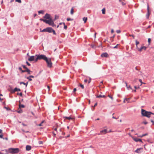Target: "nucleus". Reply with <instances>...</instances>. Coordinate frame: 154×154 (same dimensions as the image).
Here are the masks:
<instances>
[{"instance_id":"nucleus-22","label":"nucleus","mask_w":154,"mask_h":154,"mask_svg":"<svg viewBox=\"0 0 154 154\" xmlns=\"http://www.w3.org/2000/svg\"><path fill=\"white\" fill-rule=\"evenodd\" d=\"M38 13L39 14H44V11L43 10H40L38 11Z\"/></svg>"},{"instance_id":"nucleus-63","label":"nucleus","mask_w":154,"mask_h":154,"mask_svg":"<svg viewBox=\"0 0 154 154\" xmlns=\"http://www.w3.org/2000/svg\"><path fill=\"white\" fill-rule=\"evenodd\" d=\"M22 125L24 126H26V125H25V124H24L23 123H22Z\"/></svg>"},{"instance_id":"nucleus-30","label":"nucleus","mask_w":154,"mask_h":154,"mask_svg":"<svg viewBox=\"0 0 154 154\" xmlns=\"http://www.w3.org/2000/svg\"><path fill=\"white\" fill-rule=\"evenodd\" d=\"M127 88L128 90H130V89H132V88L130 85H129L128 87H127Z\"/></svg>"},{"instance_id":"nucleus-44","label":"nucleus","mask_w":154,"mask_h":154,"mask_svg":"<svg viewBox=\"0 0 154 154\" xmlns=\"http://www.w3.org/2000/svg\"><path fill=\"white\" fill-rule=\"evenodd\" d=\"M76 90V88H74L73 89V92H75Z\"/></svg>"},{"instance_id":"nucleus-61","label":"nucleus","mask_w":154,"mask_h":154,"mask_svg":"<svg viewBox=\"0 0 154 154\" xmlns=\"http://www.w3.org/2000/svg\"><path fill=\"white\" fill-rule=\"evenodd\" d=\"M84 20V23H86V21H87V20Z\"/></svg>"},{"instance_id":"nucleus-64","label":"nucleus","mask_w":154,"mask_h":154,"mask_svg":"<svg viewBox=\"0 0 154 154\" xmlns=\"http://www.w3.org/2000/svg\"><path fill=\"white\" fill-rule=\"evenodd\" d=\"M53 134L54 136L55 137L56 135V134L54 132H53Z\"/></svg>"},{"instance_id":"nucleus-45","label":"nucleus","mask_w":154,"mask_h":154,"mask_svg":"<svg viewBox=\"0 0 154 154\" xmlns=\"http://www.w3.org/2000/svg\"><path fill=\"white\" fill-rule=\"evenodd\" d=\"M143 123L145 124L146 125L148 123V122H143Z\"/></svg>"},{"instance_id":"nucleus-56","label":"nucleus","mask_w":154,"mask_h":154,"mask_svg":"<svg viewBox=\"0 0 154 154\" xmlns=\"http://www.w3.org/2000/svg\"><path fill=\"white\" fill-rule=\"evenodd\" d=\"M2 130H1V129H0V133L2 134Z\"/></svg>"},{"instance_id":"nucleus-55","label":"nucleus","mask_w":154,"mask_h":154,"mask_svg":"<svg viewBox=\"0 0 154 154\" xmlns=\"http://www.w3.org/2000/svg\"><path fill=\"white\" fill-rule=\"evenodd\" d=\"M97 105V103H96L95 104H94V107H95V106H96Z\"/></svg>"},{"instance_id":"nucleus-51","label":"nucleus","mask_w":154,"mask_h":154,"mask_svg":"<svg viewBox=\"0 0 154 154\" xmlns=\"http://www.w3.org/2000/svg\"><path fill=\"white\" fill-rule=\"evenodd\" d=\"M91 82V79L89 78V80L88 81V83H89Z\"/></svg>"},{"instance_id":"nucleus-24","label":"nucleus","mask_w":154,"mask_h":154,"mask_svg":"<svg viewBox=\"0 0 154 154\" xmlns=\"http://www.w3.org/2000/svg\"><path fill=\"white\" fill-rule=\"evenodd\" d=\"M19 107L20 108H23L24 107V106L23 104H20L19 105Z\"/></svg>"},{"instance_id":"nucleus-27","label":"nucleus","mask_w":154,"mask_h":154,"mask_svg":"<svg viewBox=\"0 0 154 154\" xmlns=\"http://www.w3.org/2000/svg\"><path fill=\"white\" fill-rule=\"evenodd\" d=\"M4 108L6 109L7 110H11V109L9 108L6 106H4Z\"/></svg>"},{"instance_id":"nucleus-21","label":"nucleus","mask_w":154,"mask_h":154,"mask_svg":"<svg viewBox=\"0 0 154 154\" xmlns=\"http://www.w3.org/2000/svg\"><path fill=\"white\" fill-rule=\"evenodd\" d=\"M105 11H106V9L105 8H103L102 10V13L103 14H105Z\"/></svg>"},{"instance_id":"nucleus-46","label":"nucleus","mask_w":154,"mask_h":154,"mask_svg":"<svg viewBox=\"0 0 154 154\" xmlns=\"http://www.w3.org/2000/svg\"><path fill=\"white\" fill-rule=\"evenodd\" d=\"M22 112V111L21 110H19L17 112L19 113H21Z\"/></svg>"},{"instance_id":"nucleus-32","label":"nucleus","mask_w":154,"mask_h":154,"mask_svg":"<svg viewBox=\"0 0 154 154\" xmlns=\"http://www.w3.org/2000/svg\"><path fill=\"white\" fill-rule=\"evenodd\" d=\"M59 18V16L57 15H55V18L54 19H57Z\"/></svg>"},{"instance_id":"nucleus-9","label":"nucleus","mask_w":154,"mask_h":154,"mask_svg":"<svg viewBox=\"0 0 154 154\" xmlns=\"http://www.w3.org/2000/svg\"><path fill=\"white\" fill-rule=\"evenodd\" d=\"M143 150V148H140L137 149L135 151V152L137 153H140L142 152Z\"/></svg>"},{"instance_id":"nucleus-39","label":"nucleus","mask_w":154,"mask_h":154,"mask_svg":"<svg viewBox=\"0 0 154 154\" xmlns=\"http://www.w3.org/2000/svg\"><path fill=\"white\" fill-rule=\"evenodd\" d=\"M125 99L126 101H127L128 102H129V98H125Z\"/></svg>"},{"instance_id":"nucleus-58","label":"nucleus","mask_w":154,"mask_h":154,"mask_svg":"<svg viewBox=\"0 0 154 154\" xmlns=\"http://www.w3.org/2000/svg\"><path fill=\"white\" fill-rule=\"evenodd\" d=\"M29 77H30V78H34V76H32V75H30L29 76Z\"/></svg>"},{"instance_id":"nucleus-59","label":"nucleus","mask_w":154,"mask_h":154,"mask_svg":"<svg viewBox=\"0 0 154 154\" xmlns=\"http://www.w3.org/2000/svg\"><path fill=\"white\" fill-rule=\"evenodd\" d=\"M87 81H88V80H87V79H85V80H84V82H87Z\"/></svg>"},{"instance_id":"nucleus-16","label":"nucleus","mask_w":154,"mask_h":154,"mask_svg":"<svg viewBox=\"0 0 154 154\" xmlns=\"http://www.w3.org/2000/svg\"><path fill=\"white\" fill-rule=\"evenodd\" d=\"M107 131L106 129H104L103 130L101 131H100V134H101V133H103L104 134H105L107 133Z\"/></svg>"},{"instance_id":"nucleus-40","label":"nucleus","mask_w":154,"mask_h":154,"mask_svg":"<svg viewBox=\"0 0 154 154\" xmlns=\"http://www.w3.org/2000/svg\"><path fill=\"white\" fill-rule=\"evenodd\" d=\"M80 86L82 89H83L84 88V85H83L82 84H80Z\"/></svg>"},{"instance_id":"nucleus-25","label":"nucleus","mask_w":154,"mask_h":154,"mask_svg":"<svg viewBox=\"0 0 154 154\" xmlns=\"http://www.w3.org/2000/svg\"><path fill=\"white\" fill-rule=\"evenodd\" d=\"M136 48H138V47H137V45L139 44V42L137 41V40H136Z\"/></svg>"},{"instance_id":"nucleus-36","label":"nucleus","mask_w":154,"mask_h":154,"mask_svg":"<svg viewBox=\"0 0 154 154\" xmlns=\"http://www.w3.org/2000/svg\"><path fill=\"white\" fill-rule=\"evenodd\" d=\"M22 66H23V68H24V69H26V68H27L26 66H25V65H22Z\"/></svg>"},{"instance_id":"nucleus-62","label":"nucleus","mask_w":154,"mask_h":154,"mask_svg":"<svg viewBox=\"0 0 154 154\" xmlns=\"http://www.w3.org/2000/svg\"><path fill=\"white\" fill-rule=\"evenodd\" d=\"M122 5H124L125 4L123 2H122Z\"/></svg>"},{"instance_id":"nucleus-14","label":"nucleus","mask_w":154,"mask_h":154,"mask_svg":"<svg viewBox=\"0 0 154 154\" xmlns=\"http://www.w3.org/2000/svg\"><path fill=\"white\" fill-rule=\"evenodd\" d=\"M108 54L106 53H103L101 55V56L102 57H108Z\"/></svg>"},{"instance_id":"nucleus-11","label":"nucleus","mask_w":154,"mask_h":154,"mask_svg":"<svg viewBox=\"0 0 154 154\" xmlns=\"http://www.w3.org/2000/svg\"><path fill=\"white\" fill-rule=\"evenodd\" d=\"M138 49V50L140 51H141L142 49H144V50H146V47L145 46H142L140 48H137Z\"/></svg>"},{"instance_id":"nucleus-38","label":"nucleus","mask_w":154,"mask_h":154,"mask_svg":"<svg viewBox=\"0 0 154 154\" xmlns=\"http://www.w3.org/2000/svg\"><path fill=\"white\" fill-rule=\"evenodd\" d=\"M108 97H109V98H111V99L112 100L113 99V97H112L111 96H110V95H108Z\"/></svg>"},{"instance_id":"nucleus-37","label":"nucleus","mask_w":154,"mask_h":154,"mask_svg":"<svg viewBox=\"0 0 154 154\" xmlns=\"http://www.w3.org/2000/svg\"><path fill=\"white\" fill-rule=\"evenodd\" d=\"M17 94V95H20L21 96H22V93L21 92V93H18Z\"/></svg>"},{"instance_id":"nucleus-31","label":"nucleus","mask_w":154,"mask_h":154,"mask_svg":"<svg viewBox=\"0 0 154 154\" xmlns=\"http://www.w3.org/2000/svg\"><path fill=\"white\" fill-rule=\"evenodd\" d=\"M147 135V134H143L142 135L140 136V137H143V136H146Z\"/></svg>"},{"instance_id":"nucleus-13","label":"nucleus","mask_w":154,"mask_h":154,"mask_svg":"<svg viewBox=\"0 0 154 154\" xmlns=\"http://www.w3.org/2000/svg\"><path fill=\"white\" fill-rule=\"evenodd\" d=\"M60 25H63L64 26V28L65 29H66L67 28V26L66 25H65V24L64 23H60Z\"/></svg>"},{"instance_id":"nucleus-20","label":"nucleus","mask_w":154,"mask_h":154,"mask_svg":"<svg viewBox=\"0 0 154 154\" xmlns=\"http://www.w3.org/2000/svg\"><path fill=\"white\" fill-rule=\"evenodd\" d=\"M20 84H23V85H25L26 87L28 84V82H27L26 83L23 82H20Z\"/></svg>"},{"instance_id":"nucleus-3","label":"nucleus","mask_w":154,"mask_h":154,"mask_svg":"<svg viewBox=\"0 0 154 154\" xmlns=\"http://www.w3.org/2000/svg\"><path fill=\"white\" fill-rule=\"evenodd\" d=\"M47 57L44 55H38L37 56L35 60V61H37L38 60L43 59L44 60L47 58Z\"/></svg>"},{"instance_id":"nucleus-33","label":"nucleus","mask_w":154,"mask_h":154,"mask_svg":"<svg viewBox=\"0 0 154 154\" xmlns=\"http://www.w3.org/2000/svg\"><path fill=\"white\" fill-rule=\"evenodd\" d=\"M116 32L118 33H119L121 32V31L120 30H116Z\"/></svg>"},{"instance_id":"nucleus-50","label":"nucleus","mask_w":154,"mask_h":154,"mask_svg":"<svg viewBox=\"0 0 154 154\" xmlns=\"http://www.w3.org/2000/svg\"><path fill=\"white\" fill-rule=\"evenodd\" d=\"M139 81L140 82V83L142 84V83H143L142 82V80L141 79H139Z\"/></svg>"},{"instance_id":"nucleus-19","label":"nucleus","mask_w":154,"mask_h":154,"mask_svg":"<svg viewBox=\"0 0 154 154\" xmlns=\"http://www.w3.org/2000/svg\"><path fill=\"white\" fill-rule=\"evenodd\" d=\"M134 141H135L136 142H138L140 141V142H142V140L140 139H138L137 138H134Z\"/></svg>"},{"instance_id":"nucleus-28","label":"nucleus","mask_w":154,"mask_h":154,"mask_svg":"<svg viewBox=\"0 0 154 154\" xmlns=\"http://www.w3.org/2000/svg\"><path fill=\"white\" fill-rule=\"evenodd\" d=\"M73 12H74V10H73V8H71V10L70 13L71 14H73Z\"/></svg>"},{"instance_id":"nucleus-52","label":"nucleus","mask_w":154,"mask_h":154,"mask_svg":"<svg viewBox=\"0 0 154 154\" xmlns=\"http://www.w3.org/2000/svg\"><path fill=\"white\" fill-rule=\"evenodd\" d=\"M111 33H113L114 32V30H113V29H112L111 30Z\"/></svg>"},{"instance_id":"nucleus-8","label":"nucleus","mask_w":154,"mask_h":154,"mask_svg":"<svg viewBox=\"0 0 154 154\" xmlns=\"http://www.w3.org/2000/svg\"><path fill=\"white\" fill-rule=\"evenodd\" d=\"M150 13L149 9V5L148 4H147V13L146 15V18L148 19Z\"/></svg>"},{"instance_id":"nucleus-7","label":"nucleus","mask_w":154,"mask_h":154,"mask_svg":"<svg viewBox=\"0 0 154 154\" xmlns=\"http://www.w3.org/2000/svg\"><path fill=\"white\" fill-rule=\"evenodd\" d=\"M45 19H52L51 16L50 14H46L44 17Z\"/></svg>"},{"instance_id":"nucleus-1","label":"nucleus","mask_w":154,"mask_h":154,"mask_svg":"<svg viewBox=\"0 0 154 154\" xmlns=\"http://www.w3.org/2000/svg\"><path fill=\"white\" fill-rule=\"evenodd\" d=\"M141 114L143 116L149 118L151 114L154 115V113L146 111L145 110L141 109Z\"/></svg>"},{"instance_id":"nucleus-26","label":"nucleus","mask_w":154,"mask_h":154,"mask_svg":"<svg viewBox=\"0 0 154 154\" xmlns=\"http://www.w3.org/2000/svg\"><path fill=\"white\" fill-rule=\"evenodd\" d=\"M65 118L66 119L70 120L71 119H72L70 117H65Z\"/></svg>"},{"instance_id":"nucleus-23","label":"nucleus","mask_w":154,"mask_h":154,"mask_svg":"<svg viewBox=\"0 0 154 154\" xmlns=\"http://www.w3.org/2000/svg\"><path fill=\"white\" fill-rule=\"evenodd\" d=\"M46 28L45 29H44L42 30H41V29H40V32H47L46 31Z\"/></svg>"},{"instance_id":"nucleus-15","label":"nucleus","mask_w":154,"mask_h":154,"mask_svg":"<svg viewBox=\"0 0 154 154\" xmlns=\"http://www.w3.org/2000/svg\"><path fill=\"white\" fill-rule=\"evenodd\" d=\"M26 150L29 151L31 150V147L29 145H27L26 146Z\"/></svg>"},{"instance_id":"nucleus-17","label":"nucleus","mask_w":154,"mask_h":154,"mask_svg":"<svg viewBox=\"0 0 154 154\" xmlns=\"http://www.w3.org/2000/svg\"><path fill=\"white\" fill-rule=\"evenodd\" d=\"M106 96L104 95H101V94H100L99 95H98L97 96V98H100L102 97H105Z\"/></svg>"},{"instance_id":"nucleus-60","label":"nucleus","mask_w":154,"mask_h":154,"mask_svg":"<svg viewBox=\"0 0 154 154\" xmlns=\"http://www.w3.org/2000/svg\"><path fill=\"white\" fill-rule=\"evenodd\" d=\"M21 72H26L25 70H22L21 71Z\"/></svg>"},{"instance_id":"nucleus-47","label":"nucleus","mask_w":154,"mask_h":154,"mask_svg":"<svg viewBox=\"0 0 154 154\" xmlns=\"http://www.w3.org/2000/svg\"><path fill=\"white\" fill-rule=\"evenodd\" d=\"M38 143L39 144H42V141H39L38 142Z\"/></svg>"},{"instance_id":"nucleus-54","label":"nucleus","mask_w":154,"mask_h":154,"mask_svg":"<svg viewBox=\"0 0 154 154\" xmlns=\"http://www.w3.org/2000/svg\"><path fill=\"white\" fill-rule=\"evenodd\" d=\"M82 19H87V18L86 17H84Z\"/></svg>"},{"instance_id":"nucleus-6","label":"nucleus","mask_w":154,"mask_h":154,"mask_svg":"<svg viewBox=\"0 0 154 154\" xmlns=\"http://www.w3.org/2000/svg\"><path fill=\"white\" fill-rule=\"evenodd\" d=\"M46 30L47 32H48L49 33H51L52 32H53V34L54 35L56 34V33L55 31L51 27H47L46 28Z\"/></svg>"},{"instance_id":"nucleus-41","label":"nucleus","mask_w":154,"mask_h":154,"mask_svg":"<svg viewBox=\"0 0 154 154\" xmlns=\"http://www.w3.org/2000/svg\"><path fill=\"white\" fill-rule=\"evenodd\" d=\"M118 45H119V44H117L116 45V46H115V47H113V48H117V46H118Z\"/></svg>"},{"instance_id":"nucleus-2","label":"nucleus","mask_w":154,"mask_h":154,"mask_svg":"<svg viewBox=\"0 0 154 154\" xmlns=\"http://www.w3.org/2000/svg\"><path fill=\"white\" fill-rule=\"evenodd\" d=\"M44 22L48 24L49 25L52 26L53 27L56 26V25L54 23L53 20H42Z\"/></svg>"},{"instance_id":"nucleus-43","label":"nucleus","mask_w":154,"mask_h":154,"mask_svg":"<svg viewBox=\"0 0 154 154\" xmlns=\"http://www.w3.org/2000/svg\"><path fill=\"white\" fill-rule=\"evenodd\" d=\"M134 88L135 89H137L138 88H139V87H137L136 86H134Z\"/></svg>"},{"instance_id":"nucleus-10","label":"nucleus","mask_w":154,"mask_h":154,"mask_svg":"<svg viewBox=\"0 0 154 154\" xmlns=\"http://www.w3.org/2000/svg\"><path fill=\"white\" fill-rule=\"evenodd\" d=\"M35 56H30L28 58V60L30 61H32L34 60Z\"/></svg>"},{"instance_id":"nucleus-4","label":"nucleus","mask_w":154,"mask_h":154,"mask_svg":"<svg viewBox=\"0 0 154 154\" xmlns=\"http://www.w3.org/2000/svg\"><path fill=\"white\" fill-rule=\"evenodd\" d=\"M45 61L46 62L48 67L51 68V67L52 63L51 62V59L50 58H48L47 57L45 60Z\"/></svg>"},{"instance_id":"nucleus-35","label":"nucleus","mask_w":154,"mask_h":154,"mask_svg":"<svg viewBox=\"0 0 154 154\" xmlns=\"http://www.w3.org/2000/svg\"><path fill=\"white\" fill-rule=\"evenodd\" d=\"M16 2H18L19 3H21V0H16Z\"/></svg>"},{"instance_id":"nucleus-12","label":"nucleus","mask_w":154,"mask_h":154,"mask_svg":"<svg viewBox=\"0 0 154 154\" xmlns=\"http://www.w3.org/2000/svg\"><path fill=\"white\" fill-rule=\"evenodd\" d=\"M20 91V88H14V89L12 91V93H14L16 91Z\"/></svg>"},{"instance_id":"nucleus-53","label":"nucleus","mask_w":154,"mask_h":154,"mask_svg":"<svg viewBox=\"0 0 154 154\" xmlns=\"http://www.w3.org/2000/svg\"><path fill=\"white\" fill-rule=\"evenodd\" d=\"M19 69L20 70V71H22V68L21 67H19Z\"/></svg>"},{"instance_id":"nucleus-34","label":"nucleus","mask_w":154,"mask_h":154,"mask_svg":"<svg viewBox=\"0 0 154 154\" xmlns=\"http://www.w3.org/2000/svg\"><path fill=\"white\" fill-rule=\"evenodd\" d=\"M151 38H149L148 39V42L149 43V44L150 43V42H151Z\"/></svg>"},{"instance_id":"nucleus-29","label":"nucleus","mask_w":154,"mask_h":154,"mask_svg":"<svg viewBox=\"0 0 154 154\" xmlns=\"http://www.w3.org/2000/svg\"><path fill=\"white\" fill-rule=\"evenodd\" d=\"M27 79H28L29 81H32V79L30 78L29 76L27 77L26 78Z\"/></svg>"},{"instance_id":"nucleus-18","label":"nucleus","mask_w":154,"mask_h":154,"mask_svg":"<svg viewBox=\"0 0 154 154\" xmlns=\"http://www.w3.org/2000/svg\"><path fill=\"white\" fill-rule=\"evenodd\" d=\"M26 72H28V74H31V72H32L31 71H30L28 68H26V69H25Z\"/></svg>"},{"instance_id":"nucleus-57","label":"nucleus","mask_w":154,"mask_h":154,"mask_svg":"<svg viewBox=\"0 0 154 154\" xmlns=\"http://www.w3.org/2000/svg\"><path fill=\"white\" fill-rule=\"evenodd\" d=\"M151 122L152 123L153 125H154V122L152 120H151Z\"/></svg>"},{"instance_id":"nucleus-48","label":"nucleus","mask_w":154,"mask_h":154,"mask_svg":"<svg viewBox=\"0 0 154 154\" xmlns=\"http://www.w3.org/2000/svg\"><path fill=\"white\" fill-rule=\"evenodd\" d=\"M3 135L2 134H0V138H3Z\"/></svg>"},{"instance_id":"nucleus-42","label":"nucleus","mask_w":154,"mask_h":154,"mask_svg":"<svg viewBox=\"0 0 154 154\" xmlns=\"http://www.w3.org/2000/svg\"><path fill=\"white\" fill-rule=\"evenodd\" d=\"M26 63L28 66H30V64L27 61L26 62Z\"/></svg>"},{"instance_id":"nucleus-5","label":"nucleus","mask_w":154,"mask_h":154,"mask_svg":"<svg viewBox=\"0 0 154 154\" xmlns=\"http://www.w3.org/2000/svg\"><path fill=\"white\" fill-rule=\"evenodd\" d=\"M10 152L13 154L17 153L19 152L18 148H10L9 149Z\"/></svg>"},{"instance_id":"nucleus-49","label":"nucleus","mask_w":154,"mask_h":154,"mask_svg":"<svg viewBox=\"0 0 154 154\" xmlns=\"http://www.w3.org/2000/svg\"><path fill=\"white\" fill-rule=\"evenodd\" d=\"M130 36H132V37H133V38H134V36L133 35H130Z\"/></svg>"}]
</instances>
